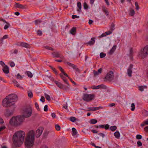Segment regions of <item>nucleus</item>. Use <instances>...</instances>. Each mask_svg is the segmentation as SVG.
<instances>
[{"label":"nucleus","instance_id":"1","mask_svg":"<svg viewBox=\"0 0 148 148\" xmlns=\"http://www.w3.org/2000/svg\"><path fill=\"white\" fill-rule=\"evenodd\" d=\"M25 136V132L22 131H19L15 132L12 137L14 145L16 147H20L23 143Z\"/></svg>","mask_w":148,"mask_h":148},{"label":"nucleus","instance_id":"2","mask_svg":"<svg viewBox=\"0 0 148 148\" xmlns=\"http://www.w3.org/2000/svg\"><path fill=\"white\" fill-rule=\"evenodd\" d=\"M17 100V95L14 94H11L6 96L3 100L2 104L4 107H10L14 105V102L16 101Z\"/></svg>","mask_w":148,"mask_h":148},{"label":"nucleus","instance_id":"3","mask_svg":"<svg viewBox=\"0 0 148 148\" xmlns=\"http://www.w3.org/2000/svg\"><path fill=\"white\" fill-rule=\"evenodd\" d=\"M35 141V132L33 130L29 131L27 134L25 143L28 148L33 147Z\"/></svg>","mask_w":148,"mask_h":148},{"label":"nucleus","instance_id":"4","mask_svg":"<svg viewBox=\"0 0 148 148\" xmlns=\"http://www.w3.org/2000/svg\"><path fill=\"white\" fill-rule=\"evenodd\" d=\"M24 120L21 116H13L10 119L9 123L12 126H18L21 124Z\"/></svg>","mask_w":148,"mask_h":148},{"label":"nucleus","instance_id":"5","mask_svg":"<svg viewBox=\"0 0 148 148\" xmlns=\"http://www.w3.org/2000/svg\"><path fill=\"white\" fill-rule=\"evenodd\" d=\"M23 116L25 119V118L29 117L32 114V109L30 105L24 106L22 109Z\"/></svg>","mask_w":148,"mask_h":148},{"label":"nucleus","instance_id":"6","mask_svg":"<svg viewBox=\"0 0 148 148\" xmlns=\"http://www.w3.org/2000/svg\"><path fill=\"white\" fill-rule=\"evenodd\" d=\"M139 55L142 58H145L148 55V46H146L144 48L142 49Z\"/></svg>","mask_w":148,"mask_h":148},{"label":"nucleus","instance_id":"7","mask_svg":"<svg viewBox=\"0 0 148 148\" xmlns=\"http://www.w3.org/2000/svg\"><path fill=\"white\" fill-rule=\"evenodd\" d=\"M15 107L13 106L12 109H6L4 112V114L6 117L10 116L13 115Z\"/></svg>","mask_w":148,"mask_h":148},{"label":"nucleus","instance_id":"8","mask_svg":"<svg viewBox=\"0 0 148 148\" xmlns=\"http://www.w3.org/2000/svg\"><path fill=\"white\" fill-rule=\"evenodd\" d=\"M114 77L113 72L112 71L109 72L104 78V81H110L113 80Z\"/></svg>","mask_w":148,"mask_h":148},{"label":"nucleus","instance_id":"9","mask_svg":"<svg viewBox=\"0 0 148 148\" xmlns=\"http://www.w3.org/2000/svg\"><path fill=\"white\" fill-rule=\"evenodd\" d=\"M95 96L93 95L84 94L83 97V99L86 101H89L93 99Z\"/></svg>","mask_w":148,"mask_h":148},{"label":"nucleus","instance_id":"10","mask_svg":"<svg viewBox=\"0 0 148 148\" xmlns=\"http://www.w3.org/2000/svg\"><path fill=\"white\" fill-rule=\"evenodd\" d=\"M114 26L115 25L113 23H112L111 24L110 30L102 34L99 37H104L107 35H109L111 34L112 31L114 29Z\"/></svg>","mask_w":148,"mask_h":148},{"label":"nucleus","instance_id":"11","mask_svg":"<svg viewBox=\"0 0 148 148\" xmlns=\"http://www.w3.org/2000/svg\"><path fill=\"white\" fill-rule=\"evenodd\" d=\"M43 129L42 127H40L38 129L36 132L35 135L36 136L37 138H38L41 135L43 131Z\"/></svg>","mask_w":148,"mask_h":148},{"label":"nucleus","instance_id":"12","mask_svg":"<svg viewBox=\"0 0 148 148\" xmlns=\"http://www.w3.org/2000/svg\"><path fill=\"white\" fill-rule=\"evenodd\" d=\"M0 21H2L4 23H6L4 27V29H7L8 28L10 27V23L7 22L5 20L0 18Z\"/></svg>","mask_w":148,"mask_h":148},{"label":"nucleus","instance_id":"13","mask_svg":"<svg viewBox=\"0 0 148 148\" xmlns=\"http://www.w3.org/2000/svg\"><path fill=\"white\" fill-rule=\"evenodd\" d=\"M133 67V65L132 64H130V66L127 69V73L129 76L131 77L132 73V69Z\"/></svg>","mask_w":148,"mask_h":148},{"label":"nucleus","instance_id":"14","mask_svg":"<svg viewBox=\"0 0 148 148\" xmlns=\"http://www.w3.org/2000/svg\"><path fill=\"white\" fill-rule=\"evenodd\" d=\"M3 67V72L6 74L8 73L9 72V70L8 66L6 65H5V66Z\"/></svg>","mask_w":148,"mask_h":148},{"label":"nucleus","instance_id":"15","mask_svg":"<svg viewBox=\"0 0 148 148\" xmlns=\"http://www.w3.org/2000/svg\"><path fill=\"white\" fill-rule=\"evenodd\" d=\"M15 7L20 9H23L25 8V7L23 5L18 3H16L15 5Z\"/></svg>","mask_w":148,"mask_h":148},{"label":"nucleus","instance_id":"16","mask_svg":"<svg viewBox=\"0 0 148 148\" xmlns=\"http://www.w3.org/2000/svg\"><path fill=\"white\" fill-rule=\"evenodd\" d=\"M76 28L73 27L70 30L69 33L73 35H75L76 33Z\"/></svg>","mask_w":148,"mask_h":148},{"label":"nucleus","instance_id":"17","mask_svg":"<svg viewBox=\"0 0 148 148\" xmlns=\"http://www.w3.org/2000/svg\"><path fill=\"white\" fill-rule=\"evenodd\" d=\"M116 45H114L109 52V54L110 55L112 54L116 49Z\"/></svg>","mask_w":148,"mask_h":148},{"label":"nucleus","instance_id":"18","mask_svg":"<svg viewBox=\"0 0 148 148\" xmlns=\"http://www.w3.org/2000/svg\"><path fill=\"white\" fill-rule=\"evenodd\" d=\"M77 6L79 9H77V11L79 12V14H80L81 12L82 5L80 2H78L77 3Z\"/></svg>","mask_w":148,"mask_h":148},{"label":"nucleus","instance_id":"19","mask_svg":"<svg viewBox=\"0 0 148 148\" xmlns=\"http://www.w3.org/2000/svg\"><path fill=\"white\" fill-rule=\"evenodd\" d=\"M99 127L101 128H104L106 130H108L109 127V125L108 124L106 125H99Z\"/></svg>","mask_w":148,"mask_h":148},{"label":"nucleus","instance_id":"20","mask_svg":"<svg viewBox=\"0 0 148 148\" xmlns=\"http://www.w3.org/2000/svg\"><path fill=\"white\" fill-rule=\"evenodd\" d=\"M55 82L57 86L60 89H63L64 88V86L60 82L56 81Z\"/></svg>","mask_w":148,"mask_h":148},{"label":"nucleus","instance_id":"21","mask_svg":"<svg viewBox=\"0 0 148 148\" xmlns=\"http://www.w3.org/2000/svg\"><path fill=\"white\" fill-rule=\"evenodd\" d=\"M21 45L22 47L26 48H29L30 45L27 43L25 42H21Z\"/></svg>","mask_w":148,"mask_h":148},{"label":"nucleus","instance_id":"22","mask_svg":"<svg viewBox=\"0 0 148 148\" xmlns=\"http://www.w3.org/2000/svg\"><path fill=\"white\" fill-rule=\"evenodd\" d=\"M95 38H92L91 40L89 41L87 44L90 45H93L95 42Z\"/></svg>","mask_w":148,"mask_h":148},{"label":"nucleus","instance_id":"23","mask_svg":"<svg viewBox=\"0 0 148 148\" xmlns=\"http://www.w3.org/2000/svg\"><path fill=\"white\" fill-rule=\"evenodd\" d=\"M52 54L53 56V57L55 58H59L60 56L59 52H54L52 53Z\"/></svg>","mask_w":148,"mask_h":148},{"label":"nucleus","instance_id":"24","mask_svg":"<svg viewBox=\"0 0 148 148\" xmlns=\"http://www.w3.org/2000/svg\"><path fill=\"white\" fill-rule=\"evenodd\" d=\"M104 134L102 133H100L98 134V135L96 136V138L98 139H100L101 138H103Z\"/></svg>","mask_w":148,"mask_h":148},{"label":"nucleus","instance_id":"25","mask_svg":"<svg viewBox=\"0 0 148 148\" xmlns=\"http://www.w3.org/2000/svg\"><path fill=\"white\" fill-rule=\"evenodd\" d=\"M12 82L14 83L15 84V86H16L17 87H19L20 88H22V87L20 86L19 84H18V82L15 80H13Z\"/></svg>","mask_w":148,"mask_h":148},{"label":"nucleus","instance_id":"26","mask_svg":"<svg viewBox=\"0 0 148 148\" xmlns=\"http://www.w3.org/2000/svg\"><path fill=\"white\" fill-rule=\"evenodd\" d=\"M114 134L115 137L117 138H119L120 137V134L118 131H116L114 133Z\"/></svg>","mask_w":148,"mask_h":148},{"label":"nucleus","instance_id":"27","mask_svg":"<svg viewBox=\"0 0 148 148\" xmlns=\"http://www.w3.org/2000/svg\"><path fill=\"white\" fill-rule=\"evenodd\" d=\"M72 135L73 136H74L75 135H76L77 134V132L75 129V128L74 127H73L72 129Z\"/></svg>","mask_w":148,"mask_h":148},{"label":"nucleus","instance_id":"28","mask_svg":"<svg viewBox=\"0 0 148 148\" xmlns=\"http://www.w3.org/2000/svg\"><path fill=\"white\" fill-rule=\"evenodd\" d=\"M138 88L141 91H143L144 90V89H146L147 88V86H139Z\"/></svg>","mask_w":148,"mask_h":148},{"label":"nucleus","instance_id":"29","mask_svg":"<svg viewBox=\"0 0 148 148\" xmlns=\"http://www.w3.org/2000/svg\"><path fill=\"white\" fill-rule=\"evenodd\" d=\"M99 86H101V87H102L103 88V87H105L104 86L102 85H99L97 86H93L92 87H91V88L93 89H96L99 88Z\"/></svg>","mask_w":148,"mask_h":148},{"label":"nucleus","instance_id":"30","mask_svg":"<svg viewBox=\"0 0 148 148\" xmlns=\"http://www.w3.org/2000/svg\"><path fill=\"white\" fill-rule=\"evenodd\" d=\"M26 73H27L28 77H29L32 78V77L33 74L30 72L29 71H27L26 72Z\"/></svg>","mask_w":148,"mask_h":148},{"label":"nucleus","instance_id":"31","mask_svg":"<svg viewBox=\"0 0 148 148\" xmlns=\"http://www.w3.org/2000/svg\"><path fill=\"white\" fill-rule=\"evenodd\" d=\"M103 11L105 13L107 16L109 15V13L106 9L104 8H103Z\"/></svg>","mask_w":148,"mask_h":148},{"label":"nucleus","instance_id":"32","mask_svg":"<svg viewBox=\"0 0 148 148\" xmlns=\"http://www.w3.org/2000/svg\"><path fill=\"white\" fill-rule=\"evenodd\" d=\"M97 122V120L95 119H92L90 121L91 124H95Z\"/></svg>","mask_w":148,"mask_h":148},{"label":"nucleus","instance_id":"33","mask_svg":"<svg viewBox=\"0 0 148 148\" xmlns=\"http://www.w3.org/2000/svg\"><path fill=\"white\" fill-rule=\"evenodd\" d=\"M146 125H148V119L146 120L144 122H143L141 124V126H143Z\"/></svg>","mask_w":148,"mask_h":148},{"label":"nucleus","instance_id":"34","mask_svg":"<svg viewBox=\"0 0 148 148\" xmlns=\"http://www.w3.org/2000/svg\"><path fill=\"white\" fill-rule=\"evenodd\" d=\"M110 128L112 131H114L116 129L117 127L116 126H111Z\"/></svg>","mask_w":148,"mask_h":148},{"label":"nucleus","instance_id":"35","mask_svg":"<svg viewBox=\"0 0 148 148\" xmlns=\"http://www.w3.org/2000/svg\"><path fill=\"white\" fill-rule=\"evenodd\" d=\"M45 96L46 99L48 101H50L51 100V98L49 95H47L46 93H45Z\"/></svg>","mask_w":148,"mask_h":148},{"label":"nucleus","instance_id":"36","mask_svg":"<svg viewBox=\"0 0 148 148\" xmlns=\"http://www.w3.org/2000/svg\"><path fill=\"white\" fill-rule=\"evenodd\" d=\"M135 12L134 10L133 9H131L130 10V15L131 16H133L135 14Z\"/></svg>","mask_w":148,"mask_h":148},{"label":"nucleus","instance_id":"37","mask_svg":"<svg viewBox=\"0 0 148 148\" xmlns=\"http://www.w3.org/2000/svg\"><path fill=\"white\" fill-rule=\"evenodd\" d=\"M76 71L79 72V69L77 67V66L74 64H73V66L72 67Z\"/></svg>","mask_w":148,"mask_h":148},{"label":"nucleus","instance_id":"38","mask_svg":"<svg viewBox=\"0 0 148 148\" xmlns=\"http://www.w3.org/2000/svg\"><path fill=\"white\" fill-rule=\"evenodd\" d=\"M133 53V51L132 48H131L130 50L129 56L131 57L132 56Z\"/></svg>","mask_w":148,"mask_h":148},{"label":"nucleus","instance_id":"39","mask_svg":"<svg viewBox=\"0 0 148 148\" xmlns=\"http://www.w3.org/2000/svg\"><path fill=\"white\" fill-rule=\"evenodd\" d=\"M37 35L39 36H40L42 34V32L41 30H38L37 32Z\"/></svg>","mask_w":148,"mask_h":148},{"label":"nucleus","instance_id":"40","mask_svg":"<svg viewBox=\"0 0 148 148\" xmlns=\"http://www.w3.org/2000/svg\"><path fill=\"white\" fill-rule=\"evenodd\" d=\"M84 8L85 9H87L88 8V6L86 2H84L83 4Z\"/></svg>","mask_w":148,"mask_h":148},{"label":"nucleus","instance_id":"41","mask_svg":"<svg viewBox=\"0 0 148 148\" xmlns=\"http://www.w3.org/2000/svg\"><path fill=\"white\" fill-rule=\"evenodd\" d=\"M41 22V21L38 20H36L35 21L34 23L35 25H37L40 24Z\"/></svg>","mask_w":148,"mask_h":148},{"label":"nucleus","instance_id":"42","mask_svg":"<svg viewBox=\"0 0 148 148\" xmlns=\"http://www.w3.org/2000/svg\"><path fill=\"white\" fill-rule=\"evenodd\" d=\"M45 48L46 49L49 50L51 51H53L54 49L51 47H49L48 46H46L45 47Z\"/></svg>","mask_w":148,"mask_h":148},{"label":"nucleus","instance_id":"43","mask_svg":"<svg viewBox=\"0 0 148 148\" xmlns=\"http://www.w3.org/2000/svg\"><path fill=\"white\" fill-rule=\"evenodd\" d=\"M100 57L101 58L104 57L106 56V54L104 53L103 52H101L100 54Z\"/></svg>","mask_w":148,"mask_h":148},{"label":"nucleus","instance_id":"44","mask_svg":"<svg viewBox=\"0 0 148 148\" xmlns=\"http://www.w3.org/2000/svg\"><path fill=\"white\" fill-rule=\"evenodd\" d=\"M65 63H66L68 65L70 66L71 67H72L74 64L70 63L69 62H66L65 61H64Z\"/></svg>","mask_w":148,"mask_h":148},{"label":"nucleus","instance_id":"45","mask_svg":"<svg viewBox=\"0 0 148 148\" xmlns=\"http://www.w3.org/2000/svg\"><path fill=\"white\" fill-rule=\"evenodd\" d=\"M55 128L57 131H59L60 129V126L58 124L55 125Z\"/></svg>","mask_w":148,"mask_h":148},{"label":"nucleus","instance_id":"46","mask_svg":"<svg viewBox=\"0 0 148 148\" xmlns=\"http://www.w3.org/2000/svg\"><path fill=\"white\" fill-rule=\"evenodd\" d=\"M76 120V118L72 116L70 117V120L72 122H74Z\"/></svg>","mask_w":148,"mask_h":148},{"label":"nucleus","instance_id":"47","mask_svg":"<svg viewBox=\"0 0 148 148\" xmlns=\"http://www.w3.org/2000/svg\"><path fill=\"white\" fill-rule=\"evenodd\" d=\"M50 67L51 68V69L53 70V71L55 73V74L56 75L58 74V73L55 68H53V67L51 66H50Z\"/></svg>","mask_w":148,"mask_h":148},{"label":"nucleus","instance_id":"48","mask_svg":"<svg viewBox=\"0 0 148 148\" xmlns=\"http://www.w3.org/2000/svg\"><path fill=\"white\" fill-rule=\"evenodd\" d=\"M131 107L132 108H131V110L132 111H134L135 109V106L134 104V103H132L131 104Z\"/></svg>","mask_w":148,"mask_h":148},{"label":"nucleus","instance_id":"49","mask_svg":"<svg viewBox=\"0 0 148 148\" xmlns=\"http://www.w3.org/2000/svg\"><path fill=\"white\" fill-rule=\"evenodd\" d=\"M135 5L136 10H138L139 9V8L138 5V3L137 2H136L135 3Z\"/></svg>","mask_w":148,"mask_h":148},{"label":"nucleus","instance_id":"50","mask_svg":"<svg viewBox=\"0 0 148 148\" xmlns=\"http://www.w3.org/2000/svg\"><path fill=\"white\" fill-rule=\"evenodd\" d=\"M62 79L63 81H64V82L66 84H67L68 86H69V83H68V82L67 81L66 79V78L64 77H63L62 78Z\"/></svg>","mask_w":148,"mask_h":148},{"label":"nucleus","instance_id":"51","mask_svg":"<svg viewBox=\"0 0 148 148\" xmlns=\"http://www.w3.org/2000/svg\"><path fill=\"white\" fill-rule=\"evenodd\" d=\"M17 78L19 79H21L22 78V77L20 75L19 73H18L16 76Z\"/></svg>","mask_w":148,"mask_h":148},{"label":"nucleus","instance_id":"52","mask_svg":"<svg viewBox=\"0 0 148 148\" xmlns=\"http://www.w3.org/2000/svg\"><path fill=\"white\" fill-rule=\"evenodd\" d=\"M35 106L37 110H40L39 107V106L38 104V103L36 102L35 103Z\"/></svg>","mask_w":148,"mask_h":148},{"label":"nucleus","instance_id":"53","mask_svg":"<svg viewBox=\"0 0 148 148\" xmlns=\"http://www.w3.org/2000/svg\"><path fill=\"white\" fill-rule=\"evenodd\" d=\"M28 96L30 98H32L33 97V94L32 92H30L28 93Z\"/></svg>","mask_w":148,"mask_h":148},{"label":"nucleus","instance_id":"54","mask_svg":"<svg viewBox=\"0 0 148 148\" xmlns=\"http://www.w3.org/2000/svg\"><path fill=\"white\" fill-rule=\"evenodd\" d=\"M88 110L90 111H94V107H90L88 108Z\"/></svg>","mask_w":148,"mask_h":148},{"label":"nucleus","instance_id":"55","mask_svg":"<svg viewBox=\"0 0 148 148\" xmlns=\"http://www.w3.org/2000/svg\"><path fill=\"white\" fill-rule=\"evenodd\" d=\"M93 73L94 76H96L99 74V73L97 72V71H96L95 70L93 71Z\"/></svg>","mask_w":148,"mask_h":148},{"label":"nucleus","instance_id":"56","mask_svg":"<svg viewBox=\"0 0 148 148\" xmlns=\"http://www.w3.org/2000/svg\"><path fill=\"white\" fill-rule=\"evenodd\" d=\"M10 65L12 67H14L15 66L14 63L13 62H10Z\"/></svg>","mask_w":148,"mask_h":148},{"label":"nucleus","instance_id":"57","mask_svg":"<svg viewBox=\"0 0 148 148\" xmlns=\"http://www.w3.org/2000/svg\"><path fill=\"white\" fill-rule=\"evenodd\" d=\"M136 137V138L138 139H141L142 138V136L139 134L137 135Z\"/></svg>","mask_w":148,"mask_h":148},{"label":"nucleus","instance_id":"58","mask_svg":"<svg viewBox=\"0 0 148 148\" xmlns=\"http://www.w3.org/2000/svg\"><path fill=\"white\" fill-rule=\"evenodd\" d=\"M137 146L138 147L141 146L142 145V143L140 141H139L137 142Z\"/></svg>","mask_w":148,"mask_h":148},{"label":"nucleus","instance_id":"59","mask_svg":"<svg viewBox=\"0 0 148 148\" xmlns=\"http://www.w3.org/2000/svg\"><path fill=\"white\" fill-rule=\"evenodd\" d=\"M72 18L73 19H75V18H78L79 16L76 15H73L72 16Z\"/></svg>","mask_w":148,"mask_h":148},{"label":"nucleus","instance_id":"60","mask_svg":"<svg viewBox=\"0 0 148 148\" xmlns=\"http://www.w3.org/2000/svg\"><path fill=\"white\" fill-rule=\"evenodd\" d=\"M40 101H42V102H45V99L44 97L43 96H41V98L40 99Z\"/></svg>","mask_w":148,"mask_h":148},{"label":"nucleus","instance_id":"61","mask_svg":"<svg viewBox=\"0 0 148 148\" xmlns=\"http://www.w3.org/2000/svg\"><path fill=\"white\" fill-rule=\"evenodd\" d=\"M44 110V111L46 112L48 110V106L47 105H46L45 106Z\"/></svg>","mask_w":148,"mask_h":148},{"label":"nucleus","instance_id":"62","mask_svg":"<svg viewBox=\"0 0 148 148\" xmlns=\"http://www.w3.org/2000/svg\"><path fill=\"white\" fill-rule=\"evenodd\" d=\"M58 67H59V69L61 71V72L62 73H64V70L63 69H62V68L60 66H59Z\"/></svg>","mask_w":148,"mask_h":148},{"label":"nucleus","instance_id":"63","mask_svg":"<svg viewBox=\"0 0 148 148\" xmlns=\"http://www.w3.org/2000/svg\"><path fill=\"white\" fill-rule=\"evenodd\" d=\"M5 128V126H2L0 127V132L2 131Z\"/></svg>","mask_w":148,"mask_h":148},{"label":"nucleus","instance_id":"64","mask_svg":"<svg viewBox=\"0 0 148 148\" xmlns=\"http://www.w3.org/2000/svg\"><path fill=\"white\" fill-rule=\"evenodd\" d=\"M0 64L3 67L5 66V65H6L4 63L3 61H0Z\"/></svg>","mask_w":148,"mask_h":148}]
</instances>
